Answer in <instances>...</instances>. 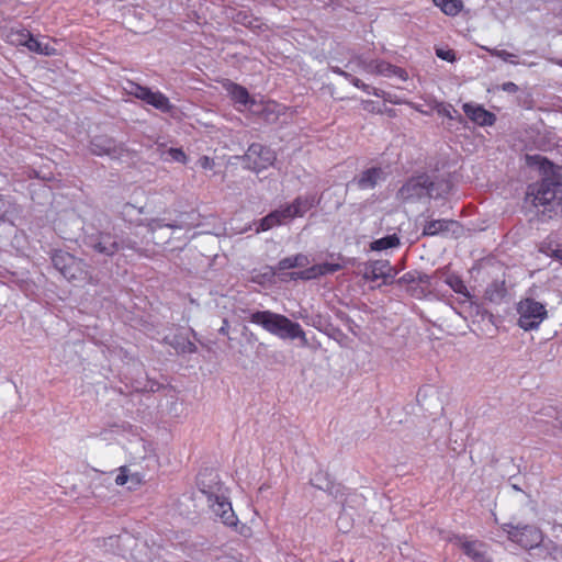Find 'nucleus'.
<instances>
[{"label":"nucleus","mask_w":562,"mask_h":562,"mask_svg":"<svg viewBox=\"0 0 562 562\" xmlns=\"http://www.w3.org/2000/svg\"><path fill=\"white\" fill-rule=\"evenodd\" d=\"M127 472H128V470L126 467L120 468V473L115 477L116 485L123 486L127 483L128 477H130Z\"/></svg>","instance_id":"nucleus-39"},{"label":"nucleus","mask_w":562,"mask_h":562,"mask_svg":"<svg viewBox=\"0 0 562 562\" xmlns=\"http://www.w3.org/2000/svg\"><path fill=\"white\" fill-rule=\"evenodd\" d=\"M236 23L243 24L247 27H254L257 26L255 22H257L256 19H254L248 12L246 11H239L235 14L233 18Z\"/></svg>","instance_id":"nucleus-33"},{"label":"nucleus","mask_w":562,"mask_h":562,"mask_svg":"<svg viewBox=\"0 0 562 562\" xmlns=\"http://www.w3.org/2000/svg\"><path fill=\"white\" fill-rule=\"evenodd\" d=\"M393 267L389 260H374L367 263L363 279L368 281H376L383 279L384 281L389 278H393Z\"/></svg>","instance_id":"nucleus-14"},{"label":"nucleus","mask_w":562,"mask_h":562,"mask_svg":"<svg viewBox=\"0 0 562 562\" xmlns=\"http://www.w3.org/2000/svg\"><path fill=\"white\" fill-rule=\"evenodd\" d=\"M111 140H108V145L104 146V147H101L100 149H98V144H95L94 142H92V151L97 155H103V154H110L111 151Z\"/></svg>","instance_id":"nucleus-41"},{"label":"nucleus","mask_w":562,"mask_h":562,"mask_svg":"<svg viewBox=\"0 0 562 562\" xmlns=\"http://www.w3.org/2000/svg\"><path fill=\"white\" fill-rule=\"evenodd\" d=\"M149 227H150V229H151V231H154V229H155V227L153 226V224H151V223L149 224Z\"/></svg>","instance_id":"nucleus-50"},{"label":"nucleus","mask_w":562,"mask_h":562,"mask_svg":"<svg viewBox=\"0 0 562 562\" xmlns=\"http://www.w3.org/2000/svg\"><path fill=\"white\" fill-rule=\"evenodd\" d=\"M484 49H486L488 52V54L493 57H497V58H501L503 59L504 61H507V63H510V64H518V56L514 53H510L506 49H498V48H486L484 47Z\"/></svg>","instance_id":"nucleus-29"},{"label":"nucleus","mask_w":562,"mask_h":562,"mask_svg":"<svg viewBox=\"0 0 562 562\" xmlns=\"http://www.w3.org/2000/svg\"><path fill=\"white\" fill-rule=\"evenodd\" d=\"M276 211H277V213L281 214L280 216L284 221V223L286 221H290V220H293L296 217L295 214L293 213V209H292L291 204H288L283 207H280L279 210H276Z\"/></svg>","instance_id":"nucleus-37"},{"label":"nucleus","mask_w":562,"mask_h":562,"mask_svg":"<svg viewBox=\"0 0 562 562\" xmlns=\"http://www.w3.org/2000/svg\"><path fill=\"white\" fill-rule=\"evenodd\" d=\"M502 529L507 533L510 541L527 550L540 546L543 541V533L536 526L504 524Z\"/></svg>","instance_id":"nucleus-4"},{"label":"nucleus","mask_w":562,"mask_h":562,"mask_svg":"<svg viewBox=\"0 0 562 562\" xmlns=\"http://www.w3.org/2000/svg\"><path fill=\"white\" fill-rule=\"evenodd\" d=\"M308 263V258L305 255L297 254L295 256L283 258L279 261V270H288L295 267H305Z\"/></svg>","instance_id":"nucleus-22"},{"label":"nucleus","mask_w":562,"mask_h":562,"mask_svg":"<svg viewBox=\"0 0 562 562\" xmlns=\"http://www.w3.org/2000/svg\"><path fill=\"white\" fill-rule=\"evenodd\" d=\"M553 257L562 261V249L554 250Z\"/></svg>","instance_id":"nucleus-47"},{"label":"nucleus","mask_w":562,"mask_h":562,"mask_svg":"<svg viewBox=\"0 0 562 562\" xmlns=\"http://www.w3.org/2000/svg\"><path fill=\"white\" fill-rule=\"evenodd\" d=\"M416 274H417V272H412V271L406 272L405 274L402 276L400 281L404 282V283H413V282H416V281L424 282L425 281L424 278H426V276H420L419 274L418 279H416V277H415Z\"/></svg>","instance_id":"nucleus-38"},{"label":"nucleus","mask_w":562,"mask_h":562,"mask_svg":"<svg viewBox=\"0 0 562 562\" xmlns=\"http://www.w3.org/2000/svg\"><path fill=\"white\" fill-rule=\"evenodd\" d=\"M364 71L371 75H380L384 77H398L403 80L407 79V72L397 66L387 61L375 59L367 63L363 67Z\"/></svg>","instance_id":"nucleus-13"},{"label":"nucleus","mask_w":562,"mask_h":562,"mask_svg":"<svg viewBox=\"0 0 562 562\" xmlns=\"http://www.w3.org/2000/svg\"><path fill=\"white\" fill-rule=\"evenodd\" d=\"M52 261L54 267L68 280H77L82 273V261L69 252L55 251Z\"/></svg>","instance_id":"nucleus-8"},{"label":"nucleus","mask_w":562,"mask_h":562,"mask_svg":"<svg viewBox=\"0 0 562 562\" xmlns=\"http://www.w3.org/2000/svg\"><path fill=\"white\" fill-rule=\"evenodd\" d=\"M127 93L162 113H169L173 108L166 94L160 91H153L150 88L136 82H128Z\"/></svg>","instance_id":"nucleus-6"},{"label":"nucleus","mask_w":562,"mask_h":562,"mask_svg":"<svg viewBox=\"0 0 562 562\" xmlns=\"http://www.w3.org/2000/svg\"><path fill=\"white\" fill-rule=\"evenodd\" d=\"M445 283L449 285L456 293L464 295L467 297L470 296L468 288L460 276L456 273H449L445 278Z\"/></svg>","instance_id":"nucleus-26"},{"label":"nucleus","mask_w":562,"mask_h":562,"mask_svg":"<svg viewBox=\"0 0 562 562\" xmlns=\"http://www.w3.org/2000/svg\"><path fill=\"white\" fill-rule=\"evenodd\" d=\"M434 183L428 176H418L411 178L400 190L404 198H422L425 194H430Z\"/></svg>","instance_id":"nucleus-9"},{"label":"nucleus","mask_w":562,"mask_h":562,"mask_svg":"<svg viewBox=\"0 0 562 562\" xmlns=\"http://www.w3.org/2000/svg\"><path fill=\"white\" fill-rule=\"evenodd\" d=\"M518 325L524 330H531L537 328L548 314L544 305L532 299L520 301L518 304Z\"/></svg>","instance_id":"nucleus-7"},{"label":"nucleus","mask_w":562,"mask_h":562,"mask_svg":"<svg viewBox=\"0 0 562 562\" xmlns=\"http://www.w3.org/2000/svg\"><path fill=\"white\" fill-rule=\"evenodd\" d=\"M372 94L378 98H382L384 101L393 103V104H403L404 103V104L412 105V102L397 99L395 95H393L389 92H385L384 90L378 89V88L372 89Z\"/></svg>","instance_id":"nucleus-31"},{"label":"nucleus","mask_w":562,"mask_h":562,"mask_svg":"<svg viewBox=\"0 0 562 562\" xmlns=\"http://www.w3.org/2000/svg\"><path fill=\"white\" fill-rule=\"evenodd\" d=\"M200 490L206 496L207 505L215 516L220 517L225 526L236 527L238 522L237 516L228 498L221 492L222 485L216 483L214 490L212 487L210 490L201 487Z\"/></svg>","instance_id":"nucleus-3"},{"label":"nucleus","mask_w":562,"mask_h":562,"mask_svg":"<svg viewBox=\"0 0 562 562\" xmlns=\"http://www.w3.org/2000/svg\"><path fill=\"white\" fill-rule=\"evenodd\" d=\"M460 229L459 222L454 220H430L424 224L422 236L432 237L438 235H447L448 233L457 234Z\"/></svg>","instance_id":"nucleus-11"},{"label":"nucleus","mask_w":562,"mask_h":562,"mask_svg":"<svg viewBox=\"0 0 562 562\" xmlns=\"http://www.w3.org/2000/svg\"><path fill=\"white\" fill-rule=\"evenodd\" d=\"M281 214L277 213V211H272L263 218L260 220L258 227L256 228L257 233L266 232L271 229L274 226L281 225L284 221L280 216Z\"/></svg>","instance_id":"nucleus-24"},{"label":"nucleus","mask_w":562,"mask_h":562,"mask_svg":"<svg viewBox=\"0 0 562 562\" xmlns=\"http://www.w3.org/2000/svg\"><path fill=\"white\" fill-rule=\"evenodd\" d=\"M167 154L175 161H178V162H181V164H187V161H188V156L186 155V153L181 148H173V147H171V148H169L167 150Z\"/></svg>","instance_id":"nucleus-34"},{"label":"nucleus","mask_w":562,"mask_h":562,"mask_svg":"<svg viewBox=\"0 0 562 562\" xmlns=\"http://www.w3.org/2000/svg\"><path fill=\"white\" fill-rule=\"evenodd\" d=\"M3 38L7 43L13 46H24L30 52L33 47V42L36 38L33 37L30 31L24 27H12L4 35Z\"/></svg>","instance_id":"nucleus-16"},{"label":"nucleus","mask_w":562,"mask_h":562,"mask_svg":"<svg viewBox=\"0 0 562 562\" xmlns=\"http://www.w3.org/2000/svg\"><path fill=\"white\" fill-rule=\"evenodd\" d=\"M249 322L261 326L268 333L282 339H295L304 336L299 323L271 311H257L250 314Z\"/></svg>","instance_id":"nucleus-1"},{"label":"nucleus","mask_w":562,"mask_h":562,"mask_svg":"<svg viewBox=\"0 0 562 562\" xmlns=\"http://www.w3.org/2000/svg\"><path fill=\"white\" fill-rule=\"evenodd\" d=\"M276 159V151L259 143H252L243 156L245 167L257 173L273 166Z\"/></svg>","instance_id":"nucleus-5"},{"label":"nucleus","mask_w":562,"mask_h":562,"mask_svg":"<svg viewBox=\"0 0 562 562\" xmlns=\"http://www.w3.org/2000/svg\"><path fill=\"white\" fill-rule=\"evenodd\" d=\"M281 214L277 213V211H272L263 218L260 220L258 227L256 228L257 233L266 232L271 229L274 226L281 225L284 221L280 216Z\"/></svg>","instance_id":"nucleus-25"},{"label":"nucleus","mask_w":562,"mask_h":562,"mask_svg":"<svg viewBox=\"0 0 562 562\" xmlns=\"http://www.w3.org/2000/svg\"><path fill=\"white\" fill-rule=\"evenodd\" d=\"M323 276L322 274V270H321V266L319 265H314L301 272H295V273H292V278L293 279H296V278H300V279H303V280H311V279H315V278H318Z\"/></svg>","instance_id":"nucleus-30"},{"label":"nucleus","mask_w":562,"mask_h":562,"mask_svg":"<svg viewBox=\"0 0 562 562\" xmlns=\"http://www.w3.org/2000/svg\"><path fill=\"white\" fill-rule=\"evenodd\" d=\"M198 164L204 170H211L215 166L214 160L209 156H201L198 160Z\"/></svg>","instance_id":"nucleus-40"},{"label":"nucleus","mask_w":562,"mask_h":562,"mask_svg":"<svg viewBox=\"0 0 562 562\" xmlns=\"http://www.w3.org/2000/svg\"><path fill=\"white\" fill-rule=\"evenodd\" d=\"M504 90L506 91H516L517 90V86L513 82H507L504 85Z\"/></svg>","instance_id":"nucleus-44"},{"label":"nucleus","mask_w":562,"mask_h":562,"mask_svg":"<svg viewBox=\"0 0 562 562\" xmlns=\"http://www.w3.org/2000/svg\"><path fill=\"white\" fill-rule=\"evenodd\" d=\"M315 196H297L291 203L293 209V213L296 217H302L304 214L310 211L315 205Z\"/></svg>","instance_id":"nucleus-20"},{"label":"nucleus","mask_w":562,"mask_h":562,"mask_svg":"<svg viewBox=\"0 0 562 562\" xmlns=\"http://www.w3.org/2000/svg\"><path fill=\"white\" fill-rule=\"evenodd\" d=\"M386 114L390 116V117H394L396 115L395 113V110L394 109H387L386 110Z\"/></svg>","instance_id":"nucleus-48"},{"label":"nucleus","mask_w":562,"mask_h":562,"mask_svg":"<svg viewBox=\"0 0 562 562\" xmlns=\"http://www.w3.org/2000/svg\"><path fill=\"white\" fill-rule=\"evenodd\" d=\"M321 266V270H322V274L325 276V274H330V273H335L337 271H340L344 266L341 263H334V262H324V263H319Z\"/></svg>","instance_id":"nucleus-35"},{"label":"nucleus","mask_w":562,"mask_h":562,"mask_svg":"<svg viewBox=\"0 0 562 562\" xmlns=\"http://www.w3.org/2000/svg\"><path fill=\"white\" fill-rule=\"evenodd\" d=\"M166 342L172 346L177 351L183 352V353H193L196 351V346L194 342L190 341L189 339L182 338L181 340L177 339L175 337L173 340H169L168 337L165 338Z\"/></svg>","instance_id":"nucleus-27"},{"label":"nucleus","mask_w":562,"mask_h":562,"mask_svg":"<svg viewBox=\"0 0 562 562\" xmlns=\"http://www.w3.org/2000/svg\"><path fill=\"white\" fill-rule=\"evenodd\" d=\"M226 89H227L229 97L236 104L246 106V105L252 104L255 102L250 98L248 90L238 83L229 82L227 85Z\"/></svg>","instance_id":"nucleus-18"},{"label":"nucleus","mask_w":562,"mask_h":562,"mask_svg":"<svg viewBox=\"0 0 562 562\" xmlns=\"http://www.w3.org/2000/svg\"><path fill=\"white\" fill-rule=\"evenodd\" d=\"M527 159L529 160L530 164H538L541 167H543L544 165H550L549 160L540 155L528 156Z\"/></svg>","instance_id":"nucleus-42"},{"label":"nucleus","mask_w":562,"mask_h":562,"mask_svg":"<svg viewBox=\"0 0 562 562\" xmlns=\"http://www.w3.org/2000/svg\"><path fill=\"white\" fill-rule=\"evenodd\" d=\"M436 55L442 60H447L449 63H453L456 60V53L453 49L450 48H437Z\"/></svg>","instance_id":"nucleus-36"},{"label":"nucleus","mask_w":562,"mask_h":562,"mask_svg":"<svg viewBox=\"0 0 562 562\" xmlns=\"http://www.w3.org/2000/svg\"><path fill=\"white\" fill-rule=\"evenodd\" d=\"M32 53H36L44 56H54L57 54V50L55 47L48 45V44H42L40 41L33 42V47L31 49Z\"/></svg>","instance_id":"nucleus-32"},{"label":"nucleus","mask_w":562,"mask_h":562,"mask_svg":"<svg viewBox=\"0 0 562 562\" xmlns=\"http://www.w3.org/2000/svg\"><path fill=\"white\" fill-rule=\"evenodd\" d=\"M281 214L277 213V211H272L263 218L260 220L258 227L256 228L257 233L266 232L271 229L274 226L281 225L284 221L280 216Z\"/></svg>","instance_id":"nucleus-23"},{"label":"nucleus","mask_w":562,"mask_h":562,"mask_svg":"<svg viewBox=\"0 0 562 562\" xmlns=\"http://www.w3.org/2000/svg\"><path fill=\"white\" fill-rule=\"evenodd\" d=\"M400 245V238L396 234L387 235L371 243L370 248L374 251H382L389 248H395Z\"/></svg>","instance_id":"nucleus-21"},{"label":"nucleus","mask_w":562,"mask_h":562,"mask_svg":"<svg viewBox=\"0 0 562 562\" xmlns=\"http://www.w3.org/2000/svg\"><path fill=\"white\" fill-rule=\"evenodd\" d=\"M434 4L449 16H456L463 10L461 0H432Z\"/></svg>","instance_id":"nucleus-19"},{"label":"nucleus","mask_w":562,"mask_h":562,"mask_svg":"<svg viewBox=\"0 0 562 562\" xmlns=\"http://www.w3.org/2000/svg\"><path fill=\"white\" fill-rule=\"evenodd\" d=\"M87 244L94 251L110 257L117 252L120 248L115 237L104 232L89 236Z\"/></svg>","instance_id":"nucleus-10"},{"label":"nucleus","mask_w":562,"mask_h":562,"mask_svg":"<svg viewBox=\"0 0 562 562\" xmlns=\"http://www.w3.org/2000/svg\"><path fill=\"white\" fill-rule=\"evenodd\" d=\"M458 546L463 553L476 562H488L487 547L480 540H472L465 536L458 537Z\"/></svg>","instance_id":"nucleus-12"},{"label":"nucleus","mask_w":562,"mask_h":562,"mask_svg":"<svg viewBox=\"0 0 562 562\" xmlns=\"http://www.w3.org/2000/svg\"><path fill=\"white\" fill-rule=\"evenodd\" d=\"M462 109L465 115L480 126H491L496 121V116L481 105L464 103Z\"/></svg>","instance_id":"nucleus-15"},{"label":"nucleus","mask_w":562,"mask_h":562,"mask_svg":"<svg viewBox=\"0 0 562 562\" xmlns=\"http://www.w3.org/2000/svg\"><path fill=\"white\" fill-rule=\"evenodd\" d=\"M166 342L172 346L177 351L183 352V353H193L196 351V346L194 342L190 341L189 339L182 338L181 340L177 339L175 337L173 340H169L168 337L165 338Z\"/></svg>","instance_id":"nucleus-28"},{"label":"nucleus","mask_w":562,"mask_h":562,"mask_svg":"<svg viewBox=\"0 0 562 562\" xmlns=\"http://www.w3.org/2000/svg\"><path fill=\"white\" fill-rule=\"evenodd\" d=\"M527 196L532 198L531 203L536 207L543 206L549 212L562 209V183L550 178L542 179L529 186Z\"/></svg>","instance_id":"nucleus-2"},{"label":"nucleus","mask_w":562,"mask_h":562,"mask_svg":"<svg viewBox=\"0 0 562 562\" xmlns=\"http://www.w3.org/2000/svg\"><path fill=\"white\" fill-rule=\"evenodd\" d=\"M239 533L243 535V536H248L250 533V528L244 525L241 527Z\"/></svg>","instance_id":"nucleus-46"},{"label":"nucleus","mask_w":562,"mask_h":562,"mask_svg":"<svg viewBox=\"0 0 562 562\" xmlns=\"http://www.w3.org/2000/svg\"><path fill=\"white\" fill-rule=\"evenodd\" d=\"M383 177V170L380 167H372L364 170L356 180L357 187L361 190L374 188Z\"/></svg>","instance_id":"nucleus-17"},{"label":"nucleus","mask_w":562,"mask_h":562,"mask_svg":"<svg viewBox=\"0 0 562 562\" xmlns=\"http://www.w3.org/2000/svg\"><path fill=\"white\" fill-rule=\"evenodd\" d=\"M557 65H559V66L562 68V59H559V60L557 61Z\"/></svg>","instance_id":"nucleus-49"},{"label":"nucleus","mask_w":562,"mask_h":562,"mask_svg":"<svg viewBox=\"0 0 562 562\" xmlns=\"http://www.w3.org/2000/svg\"><path fill=\"white\" fill-rule=\"evenodd\" d=\"M220 333L223 335L228 334V322L225 319L223 326L220 328Z\"/></svg>","instance_id":"nucleus-45"},{"label":"nucleus","mask_w":562,"mask_h":562,"mask_svg":"<svg viewBox=\"0 0 562 562\" xmlns=\"http://www.w3.org/2000/svg\"><path fill=\"white\" fill-rule=\"evenodd\" d=\"M353 85H355L357 88H359V89H361V90L366 91L367 93H371V94H372V89H373V88H372V87H370L369 85H366V83H364V82H362L360 79L356 78V79L353 80Z\"/></svg>","instance_id":"nucleus-43"}]
</instances>
